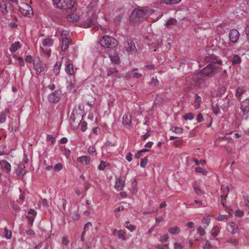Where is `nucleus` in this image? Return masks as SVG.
<instances>
[{
  "instance_id": "nucleus-14",
  "label": "nucleus",
  "mask_w": 249,
  "mask_h": 249,
  "mask_svg": "<svg viewBox=\"0 0 249 249\" xmlns=\"http://www.w3.org/2000/svg\"><path fill=\"white\" fill-rule=\"evenodd\" d=\"M123 124L127 128L130 129L131 126V118L130 115L125 114L123 117Z\"/></svg>"
},
{
  "instance_id": "nucleus-35",
  "label": "nucleus",
  "mask_w": 249,
  "mask_h": 249,
  "mask_svg": "<svg viewBox=\"0 0 249 249\" xmlns=\"http://www.w3.org/2000/svg\"><path fill=\"white\" fill-rule=\"evenodd\" d=\"M227 242L232 246H236L238 244V240L235 238H229L227 240Z\"/></svg>"
},
{
  "instance_id": "nucleus-34",
  "label": "nucleus",
  "mask_w": 249,
  "mask_h": 249,
  "mask_svg": "<svg viewBox=\"0 0 249 249\" xmlns=\"http://www.w3.org/2000/svg\"><path fill=\"white\" fill-rule=\"evenodd\" d=\"M111 61L116 64L119 63L120 61V58L117 54H114L110 56Z\"/></svg>"
},
{
  "instance_id": "nucleus-60",
  "label": "nucleus",
  "mask_w": 249,
  "mask_h": 249,
  "mask_svg": "<svg viewBox=\"0 0 249 249\" xmlns=\"http://www.w3.org/2000/svg\"><path fill=\"white\" fill-rule=\"evenodd\" d=\"M236 215L238 217H241L244 215V213L239 210H237L235 211Z\"/></svg>"
},
{
  "instance_id": "nucleus-45",
  "label": "nucleus",
  "mask_w": 249,
  "mask_h": 249,
  "mask_svg": "<svg viewBox=\"0 0 249 249\" xmlns=\"http://www.w3.org/2000/svg\"><path fill=\"white\" fill-rule=\"evenodd\" d=\"M124 234H125V232L124 231L120 230L118 231L117 236L119 238L123 239V240H125V237L124 236Z\"/></svg>"
},
{
  "instance_id": "nucleus-47",
  "label": "nucleus",
  "mask_w": 249,
  "mask_h": 249,
  "mask_svg": "<svg viewBox=\"0 0 249 249\" xmlns=\"http://www.w3.org/2000/svg\"><path fill=\"white\" fill-rule=\"evenodd\" d=\"M212 107H213V113L215 115H217L219 113V111L220 110L217 105H216V104L215 105H213L212 106Z\"/></svg>"
},
{
  "instance_id": "nucleus-51",
  "label": "nucleus",
  "mask_w": 249,
  "mask_h": 249,
  "mask_svg": "<svg viewBox=\"0 0 249 249\" xmlns=\"http://www.w3.org/2000/svg\"><path fill=\"white\" fill-rule=\"evenodd\" d=\"M229 217V215H220L217 218L219 221H223L225 219H228Z\"/></svg>"
},
{
  "instance_id": "nucleus-15",
  "label": "nucleus",
  "mask_w": 249,
  "mask_h": 249,
  "mask_svg": "<svg viewBox=\"0 0 249 249\" xmlns=\"http://www.w3.org/2000/svg\"><path fill=\"white\" fill-rule=\"evenodd\" d=\"M70 119H71L70 124H71V128L73 129H77L78 128L79 125L80 124L81 120L80 119V118L76 119L75 117H74V116L73 117L71 116Z\"/></svg>"
},
{
  "instance_id": "nucleus-23",
  "label": "nucleus",
  "mask_w": 249,
  "mask_h": 249,
  "mask_svg": "<svg viewBox=\"0 0 249 249\" xmlns=\"http://www.w3.org/2000/svg\"><path fill=\"white\" fill-rule=\"evenodd\" d=\"M66 72L70 75H73L74 71L73 69V65L71 63L68 64L65 67Z\"/></svg>"
},
{
  "instance_id": "nucleus-38",
  "label": "nucleus",
  "mask_w": 249,
  "mask_h": 249,
  "mask_svg": "<svg viewBox=\"0 0 249 249\" xmlns=\"http://www.w3.org/2000/svg\"><path fill=\"white\" fill-rule=\"evenodd\" d=\"M194 117H195V115L192 112L187 113L185 115L183 116V118L185 120H192L194 118Z\"/></svg>"
},
{
  "instance_id": "nucleus-7",
  "label": "nucleus",
  "mask_w": 249,
  "mask_h": 249,
  "mask_svg": "<svg viewBox=\"0 0 249 249\" xmlns=\"http://www.w3.org/2000/svg\"><path fill=\"white\" fill-rule=\"evenodd\" d=\"M19 8L21 14L25 17H30L33 15V9L28 4L21 3Z\"/></svg>"
},
{
  "instance_id": "nucleus-36",
  "label": "nucleus",
  "mask_w": 249,
  "mask_h": 249,
  "mask_svg": "<svg viewBox=\"0 0 249 249\" xmlns=\"http://www.w3.org/2000/svg\"><path fill=\"white\" fill-rule=\"evenodd\" d=\"M62 40L70 39L69 32L67 31H63L61 33Z\"/></svg>"
},
{
  "instance_id": "nucleus-29",
  "label": "nucleus",
  "mask_w": 249,
  "mask_h": 249,
  "mask_svg": "<svg viewBox=\"0 0 249 249\" xmlns=\"http://www.w3.org/2000/svg\"><path fill=\"white\" fill-rule=\"evenodd\" d=\"M241 62V59L240 56L236 54L233 55L231 59V62L233 65L240 64Z\"/></svg>"
},
{
  "instance_id": "nucleus-42",
  "label": "nucleus",
  "mask_w": 249,
  "mask_h": 249,
  "mask_svg": "<svg viewBox=\"0 0 249 249\" xmlns=\"http://www.w3.org/2000/svg\"><path fill=\"white\" fill-rule=\"evenodd\" d=\"M4 236L7 239H10L12 237L11 231L7 229H4Z\"/></svg>"
},
{
  "instance_id": "nucleus-53",
  "label": "nucleus",
  "mask_w": 249,
  "mask_h": 249,
  "mask_svg": "<svg viewBox=\"0 0 249 249\" xmlns=\"http://www.w3.org/2000/svg\"><path fill=\"white\" fill-rule=\"evenodd\" d=\"M81 123V129L83 132H85L87 130V124L86 122H83Z\"/></svg>"
},
{
  "instance_id": "nucleus-18",
  "label": "nucleus",
  "mask_w": 249,
  "mask_h": 249,
  "mask_svg": "<svg viewBox=\"0 0 249 249\" xmlns=\"http://www.w3.org/2000/svg\"><path fill=\"white\" fill-rule=\"evenodd\" d=\"M228 230L232 234L236 233L238 230L237 225L234 222H230L228 226Z\"/></svg>"
},
{
  "instance_id": "nucleus-3",
  "label": "nucleus",
  "mask_w": 249,
  "mask_h": 249,
  "mask_svg": "<svg viewBox=\"0 0 249 249\" xmlns=\"http://www.w3.org/2000/svg\"><path fill=\"white\" fill-rule=\"evenodd\" d=\"M203 77L204 75L201 71L194 74L191 81L189 82L186 81L187 88L192 89V86H194L195 88H198L204 82Z\"/></svg>"
},
{
  "instance_id": "nucleus-11",
  "label": "nucleus",
  "mask_w": 249,
  "mask_h": 249,
  "mask_svg": "<svg viewBox=\"0 0 249 249\" xmlns=\"http://www.w3.org/2000/svg\"><path fill=\"white\" fill-rule=\"evenodd\" d=\"M229 37L231 42L232 43H236L239 39V33L236 29L231 30L229 34Z\"/></svg>"
},
{
  "instance_id": "nucleus-10",
  "label": "nucleus",
  "mask_w": 249,
  "mask_h": 249,
  "mask_svg": "<svg viewBox=\"0 0 249 249\" xmlns=\"http://www.w3.org/2000/svg\"><path fill=\"white\" fill-rule=\"evenodd\" d=\"M60 95L61 93L59 91L55 90L49 94L48 99L50 102L57 103L60 99Z\"/></svg>"
},
{
  "instance_id": "nucleus-44",
  "label": "nucleus",
  "mask_w": 249,
  "mask_h": 249,
  "mask_svg": "<svg viewBox=\"0 0 249 249\" xmlns=\"http://www.w3.org/2000/svg\"><path fill=\"white\" fill-rule=\"evenodd\" d=\"M177 21L176 19L174 18H171L167 20L166 22V25L167 26H170L172 25H176L177 24Z\"/></svg>"
},
{
  "instance_id": "nucleus-28",
  "label": "nucleus",
  "mask_w": 249,
  "mask_h": 249,
  "mask_svg": "<svg viewBox=\"0 0 249 249\" xmlns=\"http://www.w3.org/2000/svg\"><path fill=\"white\" fill-rule=\"evenodd\" d=\"M20 43L19 41L15 42L14 44H13L10 48V51L11 53H15L18 48L20 47Z\"/></svg>"
},
{
  "instance_id": "nucleus-32",
  "label": "nucleus",
  "mask_w": 249,
  "mask_h": 249,
  "mask_svg": "<svg viewBox=\"0 0 249 249\" xmlns=\"http://www.w3.org/2000/svg\"><path fill=\"white\" fill-rule=\"evenodd\" d=\"M25 166L22 165L18 166L17 169V173L18 176H23L25 174Z\"/></svg>"
},
{
  "instance_id": "nucleus-24",
  "label": "nucleus",
  "mask_w": 249,
  "mask_h": 249,
  "mask_svg": "<svg viewBox=\"0 0 249 249\" xmlns=\"http://www.w3.org/2000/svg\"><path fill=\"white\" fill-rule=\"evenodd\" d=\"M210 57L209 56H207L205 58L206 60L207 61H211L213 63L221 64L222 63V61L220 60H217L216 57L214 55H212Z\"/></svg>"
},
{
  "instance_id": "nucleus-40",
  "label": "nucleus",
  "mask_w": 249,
  "mask_h": 249,
  "mask_svg": "<svg viewBox=\"0 0 249 249\" xmlns=\"http://www.w3.org/2000/svg\"><path fill=\"white\" fill-rule=\"evenodd\" d=\"M195 171L196 173H201L203 175L206 176L208 174V172L201 167H196L195 168Z\"/></svg>"
},
{
  "instance_id": "nucleus-1",
  "label": "nucleus",
  "mask_w": 249,
  "mask_h": 249,
  "mask_svg": "<svg viewBox=\"0 0 249 249\" xmlns=\"http://www.w3.org/2000/svg\"><path fill=\"white\" fill-rule=\"evenodd\" d=\"M154 13V10L147 7L134 9L130 16V22L133 25L137 24L146 18Z\"/></svg>"
},
{
  "instance_id": "nucleus-6",
  "label": "nucleus",
  "mask_w": 249,
  "mask_h": 249,
  "mask_svg": "<svg viewBox=\"0 0 249 249\" xmlns=\"http://www.w3.org/2000/svg\"><path fill=\"white\" fill-rule=\"evenodd\" d=\"M99 43L103 47L106 48H112L116 45V40L110 36H105L99 40Z\"/></svg>"
},
{
  "instance_id": "nucleus-33",
  "label": "nucleus",
  "mask_w": 249,
  "mask_h": 249,
  "mask_svg": "<svg viewBox=\"0 0 249 249\" xmlns=\"http://www.w3.org/2000/svg\"><path fill=\"white\" fill-rule=\"evenodd\" d=\"M53 41L50 38L44 39L43 41V45L45 47H50L52 45Z\"/></svg>"
},
{
  "instance_id": "nucleus-22",
  "label": "nucleus",
  "mask_w": 249,
  "mask_h": 249,
  "mask_svg": "<svg viewBox=\"0 0 249 249\" xmlns=\"http://www.w3.org/2000/svg\"><path fill=\"white\" fill-rule=\"evenodd\" d=\"M77 160L80 163L85 162L86 164L88 165L90 163V159L87 156H82L78 158Z\"/></svg>"
},
{
  "instance_id": "nucleus-62",
  "label": "nucleus",
  "mask_w": 249,
  "mask_h": 249,
  "mask_svg": "<svg viewBox=\"0 0 249 249\" xmlns=\"http://www.w3.org/2000/svg\"><path fill=\"white\" fill-rule=\"evenodd\" d=\"M175 249H182L183 246L180 243H176L174 244Z\"/></svg>"
},
{
  "instance_id": "nucleus-4",
  "label": "nucleus",
  "mask_w": 249,
  "mask_h": 249,
  "mask_svg": "<svg viewBox=\"0 0 249 249\" xmlns=\"http://www.w3.org/2000/svg\"><path fill=\"white\" fill-rule=\"evenodd\" d=\"M53 4L61 9H71L75 4V0H53Z\"/></svg>"
},
{
  "instance_id": "nucleus-31",
  "label": "nucleus",
  "mask_w": 249,
  "mask_h": 249,
  "mask_svg": "<svg viewBox=\"0 0 249 249\" xmlns=\"http://www.w3.org/2000/svg\"><path fill=\"white\" fill-rule=\"evenodd\" d=\"M180 1L181 0H161V2L166 4H176Z\"/></svg>"
},
{
  "instance_id": "nucleus-63",
  "label": "nucleus",
  "mask_w": 249,
  "mask_h": 249,
  "mask_svg": "<svg viewBox=\"0 0 249 249\" xmlns=\"http://www.w3.org/2000/svg\"><path fill=\"white\" fill-rule=\"evenodd\" d=\"M156 247L157 248H158L159 249H165V248H168V244H166V245L158 244L156 246Z\"/></svg>"
},
{
  "instance_id": "nucleus-13",
  "label": "nucleus",
  "mask_w": 249,
  "mask_h": 249,
  "mask_svg": "<svg viewBox=\"0 0 249 249\" xmlns=\"http://www.w3.org/2000/svg\"><path fill=\"white\" fill-rule=\"evenodd\" d=\"M125 181L122 178H116L115 185V188L118 191L123 190L124 186Z\"/></svg>"
},
{
  "instance_id": "nucleus-43",
  "label": "nucleus",
  "mask_w": 249,
  "mask_h": 249,
  "mask_svg": "<svg viewBox=\"0 0 249 249\" xmlns=\"http://www.w3.org/2000/svg\"><path fill=\"white\" fill-rule=\"evenodd\" d=\"M224 26L220 24L217 27L216 31L218 34H223L224 32Z\"/></svg>"
},
{
  "instance_id": "nucleus-55",
  "label": "nucleus",
  "mask_w": 249,
  "mask_h": 249,
  "mask_svg": "<svg viewBox=\"0 0 249 249\" xmlns=\"http://www.w3.org/2000/svg\"><path fill=\"white\" fill-rule=\"evenodd\" d=\"M169 236L167 234H164L162 236H161L160 237V241L162 242V243H163L165 241H166L168 238H169Z\"/></svg>"
},
{
  "instance_id": "nucleus-20",
  "label": "nucleus",
  "mask_w": 249,
  "mask_h": 249,
  "mask_svg": "<svg viewBox=\"0 0 249 249\" xmlns=\"http://www.w3.org/2000/svg\"><path fill=\"white\" fill-rule=\"evenodd\" d=\"M245 91L244 88L243 87H239L237 89L235 93V96L239 101L241 100V96L245 93Z\"/></svg>"
},
{
  "instance_id": "nucleus-46",
  "label": "nucleus",
  "mask_w": 249,
  "mask_h": 249,
  "mask_svg": "<svg viewBox=\"0 0 249 249\" xmlns=\"http://www.w3.org/2000/svg\"><path fill=\"white\" fill-rule=\"evenodd\" d=\"M63 168V165L61 163H56L54 166V170L56 172H58L61 170Z\"/></svg>"
},
{
  "instance_id": "nucleus-21",
  "label": "nucleus",
  "mask_w": 249,
  "mask_h": 249,
  "mask_svg": "<svg viewBox=\"0 0 249 249\" xmlns=\"http://www.w3.org/2000/svg\"><path fill=\"white\" fill-rule=\"evenodd\" d=\"M67 19L70 22H77L79 19V16L75 14H71L68 15L67 17Z\"/></svg>"
},
{
  "instance_id": "nucleus-27",
  "label": "nucleus",
  "mask_w": 249,
  "mask_h": 249,
  "mask_svg": "<svg viewBox=\"0 0 249 249\" xmlns=\"http://www.w3.org/2000/svg\"><path fill=\"white\" fill-rule=\"evenodd\" d=\"M71 41V39L62 40V45L61 49L63 51H65L68 49Z\"/></svg>"
},
{
  "instance_id": "nucleus-41",
  "label": "nucleus",
  "mask_w": 249,
  "mask_h": 249,
  "mask_svg": "<svg viewBox=\"0 0 249 249\" xmlns=\"http://www.w3.org/2000/svg\"><path fill=\"white\" fill-rule=\"evenodd\" d=\"M219 231V228L218 227H217L216 226L213 227V230H212V235L215 237L217 236L218 234Z\"/></svg>"
},
{
  "instance_id": "nucleus-57",
  "label": "nucleus",
  "mask_w": 249,
  "mask_h": 249,
  "mask_svg": "<svg viewBox=\"0 0 249 249\" xmlns=\"http://www.w3.org/2000/svg\"><path fill=\"white\" fill-rule=\"evenodd\" d=\"M28 214L32 215V216H36V215L37 213L34 209H30L28 212Z\"/></svg>"
},
{
  "instance_id": "nucleus-19",
  "label": "nucleus",
  "mask_w": 249,
  "mask_h": 249,
  "mask_svg": "<svg viewBox=\"0 0 249 249\" xmlns=\"http://www.w3.org/2000/svg\"><path fill=\"white\" fill-rule=\"evenodd\" d=\"M9 113V109L8 108H5L2 111L0 114V123H3L5 122L6 119V116L8 113Z\"/></svg>"
},
{
  "instance_id": "nucleus-64",
  "label": "nucleus",
  "mask_w": 249,
  "mask_h": 249,
  "mask_svg": "<svg viewBox=\"0 0 249 249\" xmlns=\"http://www.w3.org/2000/svg\"><path fill=\"white\" fill-rule=\"evenodd\" d=\"M96 151L95 148L94 146H90L88 148V152L90 154L94 153Z\"/></svg>"
},
{
  "instance_id": "nucleus-54",
  "label": "nucleus",
  "mask_w": 249,
  "mask_h": 249,
  "mask_svg": "<svg viewBox=\"0 0 249 249\" xmlns=\"http://www.w3.org/2000/svg\"><path fill=\"white\" fill-rule=\"evenodd\" d=\"M147 159L146 158L142 159L141 162V166L142 167H144L147 163Z\"/></svg>"
},
{
  "instance_id": "nucleus-52",
  "label": "nucleus",
  "mask_w": 249,
  "mask_h": 249,
  "mask_svg": "<svg viewBox=\"0 0 249 249\" xmlns=\"http://www.w3.org/2000/svg\"><path fill=\"white\" fill-rule=\"evenodd\" d=\"M106 166V163L105 161H102L98 166V169L100 170H103L105 169Z\"/></svg>"
},
{
  "instance_id": "nucleus-39",
  "label": "nucleus",
  "mask_w": 249,
  "mask_h": 249,
  "mask_svg": "<svg viewBox=\"0 0 249 249\" xmlns=\"http://www.w3.org/2000/svg\"><path fill=\"white\" fill-rule=\"evenodd\" d=\"M171 130L176 133H181L183 131V129L181 127L178 126H172Z\"/></svg>"
},
{
  "instance_id": "nucleus-50",
  "label": "nucleus",
  "mask_w": 249,
  "mask_h": 249,
  "mask_svg": "<svg viewBox=\"0 0 249 249\" xmlns=\"http://www.w3.org/2000/svg\"><path fill=\"white\" fill-rule=\"evenodd\" d=\"M159 81L156 77H152L151 79V84L152 86H155L159 85Z\"/></svg>"
},
{
  "instance_id": "nucleus-25",
  "label": "nucleus",
  "mask_w": 249,
  "mask_h": 249,
  "mask_svg": "<svg viewBox=\"0 0 249 249\" xmlns=\"http://www.w3.org/2000/svg\"><path fill=\"white\" fill-rule=\"evenodd\" d=\"M196 99L194 101V107L196 109H198L200 107L201 103V98L198 95H195Z\"/></svg>"
},
{
  "instance_id": "nucleus-48",
  "label": "nucleus",
  "mask_w": 249,
  "mask_h": 249,
  "mask_svg": "<svg viewBox=\"0 0 249 249\" xmlns=\"http://www.w3.org/2000/svg\"><path fill=\"white\" fill-rule=\"evenodd\" d=\"M47 140L48 141L50 142L52 145L54 144L55 142V139L52 135H49L47 136Z\"/></svg>"
},
{
  "instance_id": "nucleus-26",
  "label": "nucleus",
  "mask_w": 249,
  "mask_h": 249,
  "mask_svg": "<svg viewBox=\"0 0 249 249\" xmlns=\"http://www.w3.org/2000/svg\"><path fill=\"white\" fill-rule=\"evenodd\" d=\"M62 66V63L61 62H57L54 65L53 69V72L57 75L59 73L60 68Z\"/></svg>"
},
{
  "instance_id": "nucleus-5",
  "label": "nucleus",
  "mask_w": 249,
  "mask_h": 249,
  "mask_svg": "<svg viewBox=\"0 0 249 249\" xmlns=\"http://www.w3.org/2000/svg\"><path fill=\"white\" fill-rule=\"evenodd\" d=\"M220 67L215 64H209L201 70L202 73L206 76H211L219 72Z\"/></svg>"
},
{
  "instance_id": "nucleus-9",
  "label": "nucleus",
  "mask_w": 249,
  "mask_h": 249,
  "mask_svg": "<svg viewBox=\"0 0 249 249\" xmlns=\"http://www.w3.org/2000/svg\"><path fill=\"white\" fill-rule=\"evenodd\" d=\"M34 68L37 73L43 71L46 68V65L40 61L38 58L35 59L33 62Z\"/></svg>"
},
{
  "instance_id": "nucleus-17",
  "label": "nucleus",
  "mask_w": 249,
  "mask_h": 249,
  "mask_svg": "<svg viewBox=\"0 0 249 249\" xmlns=\"http://www.w3.org/2000/svg\"><path fill=\"white\" fill-rule=\"evenodd\" d=\"M9 4L7 1H2L0 3V9L1 13L3 14H7L8 12L7 6Z\"/></svg>"
},
{
  "instance_id": "nucleus-59",
  "label": "nucleus",
  "mask_w": 249,
  "mask_h": 249,
  "mask_svg": "<svg viewBox=\"0 0 249 249\" xmlns=\"http://www.w3.org/2000/svg\"><path fill=\"white\" fill-rule=\"evenodd\" d=\"M6 147L2 144H0V155H2L5 151Z\"/></svg>"
},
{
  "instance_id": "nucleus-12",
  "label": "nucleus",
  "mask_w": 249,
  "mask_h": 249,
  "mask_svg": "<svg viewBox=\"0 0 249 249\" xmlns=\"http://www.w3.org/2000/svg\"><path fill=\"white\" fill-rule=\"evenodd\" d=\"M240 108L243 115L247 114L249 112V99H247L241 103Z\"/></svg>"
},
{
  "instance_id": "nucleus-49",
  "label": "nucleus",
  "mask_w": 249,
  "mask_h": 249,
  "mask_svg": "<svg viewBox=\"0 0 249 249\" xmlns=\"http://www.w3.org/2000/svg\"><path fill=\"white\" fill-rule=\"evenodd\" d=\"M92 225L90 222H88L86 224L84 227V231L82 232V236L85 235V232L87 229H88L90 227H91Z\"/></svg>"
},
{
  "instance_id": "nucleus-16",
  "label": "nucleus",
  "mask_w": 249,
  "mask_h": 249,
  "mask_svg": "<svg viewBox=\"0 0 249 249\" xmlns=\"http://www.w3.org/2000/svg\"><path fill=\"white\" fill-rule=\"evenodd\" d=\"M0 167L3 170H5L7 173L11 171V166L6 160H3L0 161Z\"/></svg>"
},
{
  "instance_id": "nucleus-61",
  "label": "nucleus",
  "mask_w": 249,
  "mask_h": 249,
  "mask_svg": "<svg viewBox=\"0 0 249 249\" xmlns=\"http://www.w3.org/2000/svg\"><path fill=\"white\" fill-rule=\"evenodd\" d=\"M117 72V71L116 70V69L115 68H114L112 69H109L107 71V75L109 76V75L112 74L113 73H114V72Z\"/></svg>"
},
{
  "instance_id": "nucleus-2",
  "label": "nucleus",
  "mask_w": 249,
  "mask_h": 249,
  "mask_svg": "<svg viewBox=\"0 0 249 249\" xmlns=\"http://www.w3.org/2000/svg\"><path fill=\"white\" fill-rule=\"evenodd\" d=\"M87 12L88 18L82 23L83 28H89L94 26L96 23V14L98 9L95 3L90 4L88 7Z\"/></svg>"
},
{
  "instance_id": "nucleus-58",
  "label": "nucleus",
  "mask_w": 249,
  "mask_h": 249,
  "mask_svg": "<svg viewBox=\"0 0 249 249\" xmlns=\"http://www.w3.org/2000/svg\"><path fill=\"white\" fill-rule=\"evenodd\" d=\"M197 121L199 123L202 122L203 121V116L201 113H199L196 118Z\"/></svg>"
},
{
  "instance_id": "nucleus-30",
  "label": "nucleus",
  "mask_w": 249,
  "mask_h": 249,
  "mask_svg": "<svg viewBox=\"0 0 249 249\" xmlns=\"http://www.w3.org/2000/svg\"><path fill=\"white\" fill-rule=\"evenodd\" d=\"M180 228L177 226L170 227L168 229V231L171 234H178L180 232Z\"/></svg>"
},
{
  "instance_id": "nucleus-8",
  "label": "nucleus",
  "mask_w": 249,
  "mask_h": 249,
  "mask_svg": "<svg viewBox=\"0 0 249 249\" xmlns=\"http://www.w3.org/2000/svg\"><path fill=\"white\" fill-rule=\"evenodd\" d=\"M124 46L129 54H132L136 51V48L134 42L130 39H127L124 42Z\"/></svg>"
},
{
  "instance_id": "nucleus-56",
  "label": "nucleus",
  "mask_w": 249,
  "mask_h": 249,
  "mask_svg": "<svg viewBox=\"0 0 249 249\" xmlns=\"http://www.w3.org/2000/svg\"><path fill=\"white\" fill-rule=\"evenodd\" d=\"M197 231H198V233L200 235H205V230L201 227H199L197 229Z\"/></svg>"
},
{
  "instance_id": "nucleus-37",
  "label": "nucleus",
  "mask_w": 249,
  "mask_h": 249,
  "mask_svg": "<svg viewBox=\"0 0 249 249\" xmlns=\"http://www.w3.org/2000/svg\"><path fill=\"white\" fill-rule=\"evenodd\" d=\"M194 191H195L196 194H197V195L201 196V195H203V192L201 190V189L199 188L198 185H197V184L194 185Z\"/></svg>"
}]
</instances>
